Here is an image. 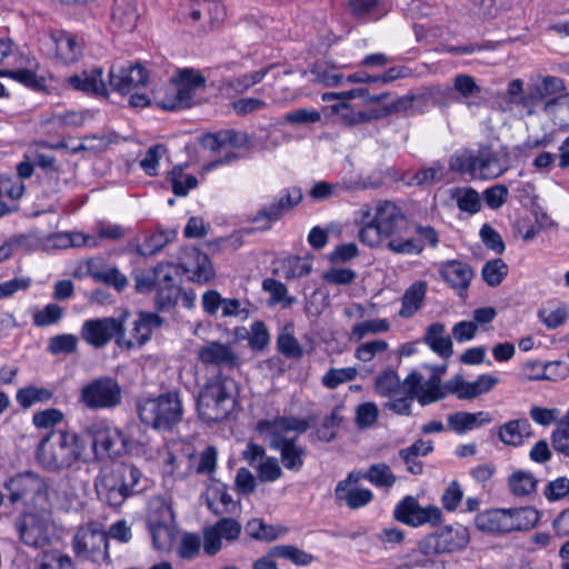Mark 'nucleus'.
I'll use <instances>...</instances> for the list:
<instances>
[{
    "mask_svg": "<svg viewBox=\"0 0 569 569\" xmlns=\"http://www.w3.org/2000/svg\"><path fill=\"white\" fill-rule=\"evenodd\" d=\"M507 509L497 508L482 511L476 516L475 525L483 532L496 535L509 533Z\"/></svg>",
    "mask_w": 569,
    "mask_h": 569,
    "instance_id": "nucleus-29",
    "label": "nucleus"
},
{
    "mask_svg": "<svg viewBox=\"0 0 569 569\" xmlns=\"http://www.w3.org/2000/svg\"><path fill=\"white\" fill-rule=\"evenodd\" d=\"M511 0H471L469 12L478 20H491L508 11Z\"/></svg>",
    "mask_w": 569,
    "mask_h": 569,
    "instance_id": "nucleus-36",
    "label": "nucleus"
},
{
    "mask_svg": "<svg viewBox=\"0 0 569 569\" xmlns=\"http://www.w3.org/2000/svg\"><path fill=\"white\" fill-rule=\"evenodd\" d=\"M271 555L290 560L297 566H307L312 562L313 556L292 545H279L271 548Z\"/></svg>",
    "mask_w": 569,
    "mask_h": 569,
    "instance_id": "nucleus-51",
    "label": "nucleus"
},
{
    "mask_svg": "<svg viewBox=\"0 0 569 569\" xmlns=\"http://www.w3.org/2000/svg\"><path fill=\"white\" fill-rule=\"evenodd\" d=\"M138 19L139 13L136 0H113L111 21L116 27L124 31H132Z\"/></svg>",
    "mask_w": 569,
    "mask_h": 569,
    "instance_id": "nucleus-30",
    "label": "nucleus"
},
{
    "mask_svg": "<svg viewBox=\"0 0 569 569\" xmlns=\"http://www.w3.org/2000/svg\"><path fill=\"white\" fill-rule=\"evenodd\" d=\"M390 328L386 319L368 320L353 326L350 338L361 340L368 333L386 332Z\"/></svg>",
    "mask_w": 569,
    "mask_h": 569,
    "instance_id": "nucleus-58",
    "label": "nucleus"
},
{
    "mask_svg": "<svg viewBox=\"0 0 569 569\" xmlns=\"http://www.w3.org/2000/svg\"><path fill=\"white\" fill-rule=\"evenodd\" d=\"M163 319L153 312L140 311L137 319L132 322L131 338L127 341L132 343V348L142 347L152 336L153 329L160 328Z\"/></svg>",
    "mask_w": 569,
    "mask_h": 569,
    "instance_id": "nucleus-25",
    "label": "nucleus"
},
{
    "mask_svg": "<svg viewBox=\"0 0 569 569\" xmlns=\"http://www.w3.org/2000/svg\"><path fill=\"white\" fill-rule=\"evenodd\" d=\"M361 479L360 472H350L348 477L338 482L335 496L338 501H343L350 509H359L367 506L373 498L371 490L351 487Z\"/></svg>",
    "mask_w": 569,
    "mask_h": 569,
    "instance_id": "nucleus-21",
    "label": "nucleus"
},
{
    "mask_svg": "<svg viewBox=\"0 0 569 569\" xmlns=\"http://www.w3.org/2000/svg\"><path fill=\"white\" fill-rule=\"evenodd\" d=\"M360 216L362 227L358 238L370 248L378 247L385 240L401 239L399 234L407 224L401 208L389 200H378L375 207L362 206Z\"/></svg>",
    "mask_w": 569,
    "mask_h": 569,
    "instance_id": "nucleus-2",
    "label": "nucleus"
},
{
    "mask_svg": "<svg viewBox=\"0 0 569 569\" xmlns=\"http://www.w3.org/2000/svg\"><path fill=\"white\" fill-rule=\"evenodd\" d=\"M415 232L419 237L407 239H391L387 242V248L396 254H420L425 246L436 248L439 243V234L431 226L415 224Z\"/></svg>",
    "mask_w": 569,
    "mask_h": 569,
    "instance_id": "nucleus-18",
    "label": "nucleus"
},
{
    "mask_svg": "<svg viewBox=\"0 0 569 569\" xmlns=\"http://www.w3.org/2000/svg\"><path fill=\"white\" fill-rule=\"evenodd\" d=\"M181 295L180 288L174 283L170 273V280L161 279L154 297V308L160 312H166L174 308Z\"/></svg>",
    "mask_w": 569,
    "mask_h": 569,
    "instance_id": "nucleus-39",
    "label": "nucleus"
},
{
    "mask_svg": "<svg viewBox=\"0 0 569 569\" xmlns=\"http://www.w3.org/2000/svg\"><path fill=\"white\" fill-rule=\"evenodd\" d=\"M161 279L170 280V267L162 263L148 271L133 273L134 289L138 293L146 295L157 289Z\"/></svg>",
    "mask_w": 569,
    "mask_h": 569,
    "instance_id": "nucleus-31",
    "label": "nucleus"
},
{
    "mask_svg": "<svg viewBox=\"0 0 569 569\" xmlns=\"http://www.w3.org/2000/svg\"><path fill=\"white\" fill-rule=\"evenodd\" d=\"M508 273V266L502 259H493L485 263L481 274L490 287L499 286Z\"/></svg>",
    "mask_w": 569,
    "mask_h": 569,
    "instance_id": "nucleus-56",
    "label": "nucleus"
},
{
    "mask_svg": "<svg viewBox=\"0 0 569 569\" xmlns=\"http://www.w3.org/2000/svg\"><path fill=\"white\" fill-rule=\"evenodd\" d=\"M78 338L70 333H62L49 340L48 350L52 355L72 353L77 350Z\"/></svg>",
    "mask_w": 569,
    "mask_h": 569,
    "instance_id": "nucleus-60",
    "label": "nucleus"
},
{
    "mask_svg": "<svg viewBox=\"0 0 569 569\" xmlns=\"http://www.w3.org/2000/svg\"><path fill=\"white\" fill-rule=\"evenodd\" d=\"M148 71L141 63L114 62L109 70V87L121 94L146 86Z\"/></svg>",
    "mask_w": 569,
    "mask_h": 569,
    "instance_id": "nucleus-16",
    "label": "nucleus"
},
{
    "mask_svg": "<svg viewBox=\"0 0 569 569\" xmlns=\"http://www.w3.org/2000/svg\"><path fill=\"white\" fill-rule=\"evenodd\" d=\"M219 536L224 539L227 542L236 541L242 530V527L239 521L233 518H221L212 526Z\"/></svg>",
    "mask_w": 569,
    "mask_h": 569,
    "instance_id": "nucleus-64",
    "label": "nucleus"
},
{
    "mask_svg": "<svg viewBox=\"0 0 569 569\" xmlns=\"http://www.w3.org/2000/svg\"><path fill=\"white\" fill-rule=\"evenodd\" d=\"M537 317L546 328L557 329L566 322L568 310L565 305L559 306L555 310L540 309L538 310Z\"/></svg>",
    "mask_w": 569,
    "mask_h": 569,
    "instance_id": "nucleus-61",
    "label": "nucleus"
},
{
    "mask_svg": "<svg viewBox=\"0 0 569 569\" xmlns=\"http://www.w3.org/2000/svg\"><path fill=\"white\" fill-rule=\"evenodd\" d=\"M302 191L298 187L287 188L272 203L262 207L251 219L261 230L271 229L272 224L280 220L302 201Z\"/></svg>",
    "mask_w": 569,
    "mask_h": 569,
    "instance_id": "nucleus-14",
    "label": "nucleus"
},
{
    "mask_svg": "<svg viewBox=\"0 0 569 569\" xmlns=\"http://www.w3.org/2000/svg\"><path fill=\"white\" fill-rule=\"evenodd\" d=\"M425 538L428 540V548H433L438 555L460 551L470 540L468 529L461 525L447 526Z\"/></svg>",
    "mask_w": 569,
    "mask_h": 569,
    "instance_id": "nucleus-17",
    "label": "nucleus"
},
{
    "mask_svg": "<svg viewBox=\"0 0 569 569\" xmlns=\"http://www.w3.org/2000/svg\"><path fill=\"white\" fill-rule=\"evenodd\" d=\"M52 390L43 387L27 386L17 391L16 399L21 408L28 409L34 403L48 402L52 399Z\"/></svg>",
    "mask_w": 569,
    "mask_h": 569,
    "instance_id": "nucleus-46",
    "label": "nucleus"
},
{
    "mask_svg": "<svg viewBox=\"0 0 569 569\" xmlns=\"http://www.w3.org/2000/svg\"><path fill=\"white\" fill-rule=\"evenodd\" d=\"M436 556L438 553L432 548H428V540L423 537L417 548L408 552L402 560L403 569H438Z\"/></svg>",
    "mask_w": 569,
    "mask_h": 569,
    "instance_id": "nucleus-27",
    "label": "nucleus"
},
{
    "mask_svg": "<svg viewBox=\"0 0 569 569\" xmlns=\"http://www.w3.org/2000/svg\"><path fill=\"white\" fill-rule=\"evenodd\" d=\"M108 536L98 528V523L81 527L72 539L76 555L93 562L104 561L108 558Z\"/></svg>",
    "mask_w": 569,
    "mask_h": 569,
    "instance_id": "nucleus-12",
    "label": "nucleus"
},
{
    "mask_svg": "<svg viewBox=\"0 0 569 569\" xmlns=\"http://www.w3.org/2000/svg\"><path fill=\"white\" fill-rule=\"evenodd\" d=\"M503 98L509 104L522 108L527 116L535 114L536 108L540 103L543 102L547 110L556 101V99H549L545 93L538 76L531 78L526 88L521 79L511 80L507 86Z\"/></svg>",
    "mask_w": 569,
    "mask_h": 569,
    "instance_id": "nucleus-9",
    "label": "nucleus"
},
{
    "mask_svg": "<svg viewBox=\"0 0 569 569\" xmlns=\"http://www.w3.org/2000/svg\"><path fill=\"white\" fill-rule=\"evenodd\" d=\"M309 428L307 419L295 416L264 419L257 423V430L268 435L270 448L279 452L282 466L293 472L300 471L305 465L307 448L298 442V437Z\"/></svg>",
    "mask_w": 569,
    "mask_h": 569,
    "instance_id": "nucleus-1",
    "label": "nucleus"
},
{
    "mask_svg": "<svg viewBox=\"0 0 569 569\" xmlns=\"http://www.w3.org/2000/svg\"><path fill=\"white\" fill-rule=\"evenodd\" d=\"M166 152L163 144H156L149 148L140 161L141 169L149 176L156 177L158 174L159 160Z\"/></svg>",
    "mask_w": 569,
    "mask_h": 569,
    "instance_id": "nucleus-63",
    "label": "nucleus"
},
{
    "mask_svg": "<svg viewBox=\"0 0 569 569\" xmlns=\"http://www.w3.org/2000/svg\"><path fill=\"white\" fill-rule=\"evenodd\" d=\"M53 46V58L57 63L68 66L76 63L82 57L83 41L81 38L62 30L50 33Z\"/></svg>",
    "mask_w": 569,
    "mask_h": 569,
    "instance_id": "nucleus-20",
    "label": "nucleus"
},
{
    "mask_svg": "<svg viewBox=\"0 0 569 569\" xmlns=\"http://www.w3.org/2000/svg\"><path fill=\"white\" fill-rule=\"evenodd\" d=\"M350 189L351 186L347 183H329L326 181H318L310 189L309 196L313 200L322 201L333 197H340Z\"/></svg>",
    "mask_w": 569,
    "mask_h": 569,
    "instance_id": "nucleus-50",
    "label": "nucleus"
},
{
    "mask_svg": "<svg viewBox=\"0 0 569 569\" xmlns=\"http://www.w3.org/2000/svg\"><path fill=\"white\" fill-rule=\"evenodd\" d=\"M37 569H74L72 559L57 549L43 552Z\"/></svg>",
    "mask_w": 569,
    "mask_h": 569,
    "instance_id": "nucleus-54",
    "label": "nucleus"
},
{
    "mask_svg": "<svg viewBox=\"0 0 569 569\" xmlns=\"http://www.w3.org/2000/svg\"><path fill=\"white\" fill-rule=\"evenodd\" d=\"M92 437V448L99 459L116 458L124 455L130 449V439L118 428L93 423L88 427Z\"/></svg>",
    "mask_w": 569,
    "mask_h": 569,
    "instance_id": "nucleus-11",
    "label": "nucleus"
},
{
    "mask_svg": "<svg viewBox=\"0 0 569 569\" xmlns=\"http://www.w3.org/2000/svg\"><path fill=\"white\" fill-rule=\"evenodd\" d=\"M378 3L379 0H348L347 8L357 19H370L377 16Z\"/></svg>",
    "mask_w": 569,
    "mask_h": 569,
    "instance_id": "nucleus-59",
    "label": "nucleus"
},
{
    "mask_svg": "<svg viewBox=\"0 0 569 569\" xmlns=\"http://www.w3.org/2000/svg\"><path fill=\"white\" fill-rule=\"evenodd\" d=\"M509 532L527 531L532 529L539 521V512L532 507H520L507 509Z\"/></svg>",
    "mask_w": 569,
    "mask_h": 569,
    "instance_id": "nucleus-37",
    "label": "nucleus"
},
{
    "mask_svg": "<svg viewBox=\"0 0 569 569\" xmlns=\"http://www.w3.org/2000/svg\"><path fill=\"white\" fill-rule=\"evenodd\" d=\"M88 273L96 282L106 283L117 291H122L128 286L127 277L117 267L98 269L89 263Z\"/></svg>",
    "mask_w": 569,
    "mask_h": 569,
    "instance_id": "nucleus-43",
    "label": "nucleus"
},
{
    "mask_svg": "<svg viewBox=\"0 0 569 569\" xmlns=\"http://www.w3.org/2000/svg\"><path fill=\"white\" fill-rule=\"evenodd\" d=\"M448 426L457 433H463L475 427L488 425L491 422V418L486 412H465L459 411L448 416Z\"/></svg>",
    "mask_w": 569,
    "mask_h": 569,
    "instance_id": "nucleus-38",
    "label": "nucleus"
},
{
    "mask_svg": "<svg viewBox=\"0 0 569 569\" xmlns=\"http://www.w3.org/2000/svg\"><path fill=\"white\" fill-rule=\"evenodd\" d=\"M258 478L262 482H272L281 478L282 469L274 457H266L258 466Z\"/></svg>",
    "mask_w": 569,
    "mask_h": 569,
    "instance_id": "nucleus-62",
    "label": "nucleus"
},
{
    "mask_svg": "<svg viewBox=\"0 0 569 569\" xmlns=\"http://www.w3.org/2000/svg\"><path fill=\"white\" fill-rule=\"evenodd\" d=\"M395 518L406 525L419 527L425 523L438 526L442 522V512L437 506L421 507L412 496L405 497L395 508Z\"/></svg>",
    "mask_w": 569,
    "mask_h": 569,
    "instance_id": "nucleus-15",
    "label": "nucleus"
},
{
    "mask_svg": "<svg viewBox=\"0 0 569 569\" xmlns=\"http://www.w3.org/2000/svg\"><path fill=\"white\" fill-rule=\"evenodd\" d=\"M174 87H170L164 98L154 94V102L163 110H177L190 107L198 89L203 88L206 79L193 69H181L177 72Z\"/></svg>",
    "mask_w": 569,
    "mask_h": 569,
    "instance_id": "nucleus-8",
    "label": "nucleus"
},
{
    "mask_svg": "<svg viewBox=\"0 0 569 569\" xmlns=\"http://www.w3.org/2000/svg\"><path fill=\"white\" fill-rule=\"evenodd\" d=\"M244 529L251 538L263 541H272L282 533L281 529L267 525L261 519H251Z\"/></svg>",
    "mask_w": 569,
    "mask_h": 569,
    "instance_id": "nucleus-52",
    "label": "nucleus"
},
{
    "mask_svg": "<svg viewBox=\"0 0 569 569\" xmlns=\"http://www.w3.org/2000/svg\"><path fill=\"white\" fill-rule=\"evenodd\" d=\"M128 316L129 312H124L120 318L106 317L87 320L82 325L81 337L94 348H102L114 339L119 348L130 350L132 343L127 341L124 330Z\"/></svg>",
    "mask_w": 569,
    "mask_h": 569,
    "instance_id": "nucleus-7",
    "label": "nucleus"
},
{
    "mask_svg": "<svg viewBox=\"0 0 569 569\" xmlns=\"http://www.w3.org/2000/svg\"><path fill=\"white\" fill-rule=\"evenodd\" d=\"M342 407L337 406L331 413L326 417L319 428L315 432V437L322 442H330L336 439L338 429L340 428L343 417L341 415Z\"/></svg>",
    "mask_w": 569,
    "mask_h": 569,
    "instance_id": "nucleus-45",
    "label": "nucleus"
},
{
    "mask_svg": "<svg viewBox=\"0 0 569 569\" xmlns=\"http://www.w3.org/2000/svg\"><path fill=\"white\" fill-rule=\"evenodd\" d=\"M237 382L222 373L208 380L197 398L199 417L207 423L227 419L237 405Z\"/></svg>",
    "mask_w": 569,
    "mask_h": 569,
    "instance_id": "nucleus-5",
    "label": "nucleus"
},
{
    "mask_svg": "<svg viewBox=\"0 0 569 569\" xmlns=\"http://www.w3.org/2000/svg\"><path fill=\"white\" fill-rule=\"evenodd\" d=\"M272 68L273 66L271 64L267 68L230 79L226 82V86L237 93H243L250 88H252L254 84L261 82V80L268 74V72Z\"/></svg>",
    "mask_w": 569,
    "mask_h": 569,
    "instance_id": "nucleus-49",
    "label": "nucleus"
},
{
    "mask_svg": "<svg viewBox=\"0 0 569 569\" xmlns=\"http://www.w3.org/2000/svg\"><path fill=\"white\" fill-rule=\"evenodd\" d=\"M361 478L368 479L372 485L377 487L390 488L396 482V477L391 472L389 466L385 463L372 465L367 473L361 475Z\"/></svg>",
    "mask_w": 569,
    "mask_h": 569,
    "instance_id": "nucleus-55",
    "label": "nucleus"
},
{
    "mask_svg": "<svg viewBox=\"0 0 569 569\" xmlns=\"http://www.w3.org/2000/svg\"><path fill=\"white\" fill-rule=\"evenodd\" d=\"M102 74L101 68H92L69 77L67 81L78 91L107 97L108 88L102 79Z\"/></svg>",
    "mask_w": 569,
    "mask_h": 569,
    "instance_id": "nucleus-26",
    "label": "nucleus"
},
{
    "mask_svg": "<svg viewBox=\"0 0 569 569\" xmlns=\"http://www.w3.org/2000/svg\"><path fill=\"white\" fill-rule=\"evenodd\" d=\"M173 522L174 512L168 507L164 508L163 519H157L156 516L148 518L149 530L156 549L167 550L171 547L174 537Z\"/></svg>",
    "mask_w": 569,
    "mask_h": 569,
    "instance_id": "nucleus-24",
    "label": "nucleus"
},
{
    "mask_svg": "<svg viewBox=\"0 0 569 569\" xmlns=\"http://www.w3.org/2000/svg\"><path fill=\"white\" fill-rule=\"evenodd\" d=\"M182 402L177 391L146 399L138 405L141 421L157 430H171L182 419Z\"/></svg>",
    "mask_w": 569,
    "mask_h": 569,
    "instance_id": "nucleus-6",
    "label": "nucleus"
},
{
    "mask_svg": "<svg viewBox=\"0 0 569 569\" xmlns=\"http://www.w3.org/2000/svg\"><path fill=\"white\" fill-rule=\"evenodd\" d=\"M122 390L117 380L110 377L93 379L82 387L80 401L89 409H110L119 406Z\"/></svg>",
    "mask_w": 569,
    "mask_h": 569,
    "instance_id": "nucleus-10",
    "label": "nucleus"
},
{
    "mask_svg": "<svg viewBox=\"0 0 569 569\" xmlns=\"http://www.w3.org/2000/svg\"><path fill=\"white\" fill-rule=\"evenodd\" d=\"M86 449V442L77 432L58 429L48 432L39 442L36 457L49 471L68 469L78 462Z\"/></svg>",
    "mask_w": 569,
    "mask_h": 569,
    "instance_id": "nucleus-4",
    "label": "nucleus"
},
{
    "mask_svg": "<svg viewBox=\"0 0 569 569\" xmlns=\"http://www.w3.org/2000/svg\"><path fill=\"white\" fill-rule=\"evenodd\" d=\"M26 244L32 250L50 251L53 249L70 248V239L68 232L51 233L46 237L30 234L24 238Z\"/></svg>",
    "mask_w": 569,
    "mask_h": 569,
    "instance_id": "nucleus-41",
    "label": "nucleus"
},
{
    "mask_svg": "<svg viewBox=\"0 0 569 569\" xmlns=\"http://www.w3.org/2000/svg\"><path fill=\"white\" fill-rule=\"evenodd\" d=\"M208 509L217 515L232 513L237 509V503L228 493L224 485H218L209 489L207 498Z\"/></svg>",
    "mask_w": 569,
    "mask_h": 569,
    "instance_id": "nucleus-40",
    "label": "nucleus"
},
{
    "mask_svg": "<svg viewBox=\"0 0 569 569\" xmlns=\"http://www.w3.org/2000/svg\"><path fill=\"white\" fill-rule=\"evenodd\" d=\"M198 359L204 365L226 369L239 366V357L234 350L229 345L219 341H211L199 348Z\"/></svg>",
    "mask_w": 569,
    "mask_h": 569,
    "instance_id": "nucleus-22",
    "label": "nucleus"
},
{
    "mask_svg": "<svg viewBox=\"0 0 569 569\" xmlns=\"http://www.w3.org/2000/svg\"><path fill=\"white\" fill-rule=\"evenodd\" d=\"M184 271L190 279L198 283H207L214 277V270L209 257L199 250H193L189 261L183 263Z\"/></svg>",
    "mask_w": 569,
    "mask_h": 569,
    "instance_id": "nucleus-33",
    "label": "nucleus"
},
{
    "mask_svg": "<svg viewBox=\"0 0 569 569\" xmlns=\"http://www.w3.org/2000/svg\"><path fill=\"white\" fill-rule=\"evenodd\" d=\"M473 173L472 177L481 179H492L499 177L503 169L500 161L491 150L482 149L473 153Z\"/></svg>",
    "mask_w": 569,
    "mask_h": 569,
    "instance_id": "nucleus-32",
    "label": "nucleus"
},
{
    "mask_svg": "<svg viewBox=\"0 0 569 569\" xmlns=\"http://www.w3.org/2000/svg\"><path fill=\"white\" fill-rule=\"evenodd\" d=\"M446 326L441 322L431 323L426 331L425 341L440 357L448 359L452 356V340L446 336Z\"/></svg>",
    "mask_w": 569,
    "mask_h": 569,
    "instance_id": "nucleus-34",
    "label": "nucleus"
},
{
    "mask_svg": "<svg viewBox=\"0 0 569 569\" xmlns=\"http://www.w3.org/2000/svg\"><path fill=\"white\" fill-rule=\"evenodd\" d=\"M16 528L21 541L27 546L40 548L49 543L48 523L39 513L21 515L16 521Z\"/></svg>",
    "mask_w": 569,
    "mask_h": 569,
    "instance_id": "nucleus-19",
    "label": "nucleus"
},
{
    "mask_svg": "<svg viewBox=\"0 0 569 569\" xmlns=\"http://www.w3.org/2000/svg\"><path fill=\"white\" fill-rule=\"evenodd\" d=\"M6 488L10 491L9 499L12 503H37L44 500L48 486L43 478L32 471H26L12 477Z\"/></svg>",
    "mask_w": 569,
    "mask_h": 569,
    "instance_id": "nucleus-13",
    "label": "nucleus"
},
{
    "mask_svg": "<svg viewBox=\"0 0 569 569\" xmlns=\"http://www.w3.org/2000/svg\"><path fill=\"white\" fill-rule=\"evenodd\" d=\"M375 387L380 396L387 398L400 397L403 393L399 376L391 369H387L377 376Z\"/></svg>",
    "mask_w": 569,
    "mask_h": 569,
    "instance_id": "nucleus-44",
    "label": "nucleus"
},
{
    "mask_svg": "<svg viewBox=\"0 0 569 569\" xmlns=\"http://www.w3.org/2000/svg\"><path fill=\"white\" fill-rule=\"evenodd\" d=\"M440 276L461 298L467 297L473 277L472 268L468 263L458 260L446 261L440 267Z\"/></svg>",
    "mask_w": 569,
    "mask_h": 569,
    "instance_id": "nucleus-23",
    "label": "nucleus"
},
{
    "mask_svg": "<svg viewBox=\"0 0 569 569\" xmlns=\"http://www.w3.org/2000/svg\"><path fill=\"white\" fill-rule=\"evenodd\" d=\"M427 292V283L417 281L412 283L401 298V309L399 316L411 318L422 306Z\"/></svg>",
    "mask_w": 569,
    "mask_h": 569,
    "instance_id": "nucleus-35",
    "label": "nucleus"
},
{
    "mask_svg": "<svg viewBox=\"0 0 569 569\" xmlns=\"http://www.w3.org/2000/svg\"><path fill=\"white\" fill-rule=\"evenodd\" d=\"M292 327L286 326L277 338V347L286 358L299 360L303 356V348L291 332Z\"/></svg>",
    "mask_w": 569,
    "mask_h": 569,
    "instance_id": "nucleus-48",
    "label": "nucleus"
},
{
    "mask_svg": "<svg viewBox=\"0 0 569 569\" xmlns=\"http://www.w3.org/2000/svg\"><path fill=\"white\" fill-rule=\"evenodd\" d=\"M451 199L457 203V207L470 214H475L481 209V201L479 193L470 187H457L449 190Z\"/></svg>",
    "mask_w": 569,
    "mask_h": 569,
    "instance_id": "nucleus-42",
    "label": "nucleus"
},
{
    "mask_svg": "<svg viewBox=\"0 0 569 569\" xmlns=\"http://www.w3.org/2000/svg\"><path fill=\"white\" fill-rule=\"evenodd\" d=\"M146 479L141 470L132 463H120L104 468L96 478L94 488L100 501L112 508L121 507L124 501L146 489Z\"/></svg>",
    "mask_w": 569,
    "mask_h": 569,
    "instance_id": "nucleus-3",
    "label": "nucleus"
},
{
    "mask_svg": "<svg viewBox=\"0 0 569 569\" xmlns=\"http://www.w3.org/2000/svg\"><path fill=\"white\" fill-rule=\"evenodd\" d=\"M358 371L356 368H330L321 378L322 385L330 390L338 388L340 385L350 382L356 379Z\"/></svg>",
    "mask_w": 569,
    "mask_h": 569,
    "instance_id": "nucleus-53",
    "label": "nucleus"
},
{
    "mask_svg": "<svg viewBox=\"0 0 569 569\" xmlns=\"http://www.w3.org/2000/svg\"><path fill=\"white\" fill-rule=\"evenodd\" d=\"M447 392L457 396L459 399L471 400L477 398L473 382L466 381L461 376H455L445 382Z\"/></svg>",
    "mask_w": 569,
    "mask_h": 569,
    "instance_id": "nucleus-57",
    "label": "nucleus"
},
{
    "mask_svg": "<svg viewBox=\"0 0 569 569\" xmlns=\"http://www.w3.org/2000/svg\"><path fill=\"white\" fill-rule=\"evenodd\" d=\"M537 482L532 473L518 470L509 477L508 486L512 495L525 497L536 491Z\"/></svg>",
    "mask_w": 569,
    "mask_h": 569,
    "instance_id": "nucleus-47",
    "label": "nucleus"
},
{
    "mask_svg": "<svg viewBox=\"0 0 569 569\" xmlns=\"http://www.w3.org/2000/svg\"><path fill=\"white\" fill-rule=\"evenodd\" d=\"M498 437L507 446L519 447L532 437V428L526 418L509 420L499 427Z\"/></svg>",
    "mask_w": 569,
    "mask_h": 569,
    "instance_id": "nucleus-28",
    "label": "nucleus"
}]
</instances>
